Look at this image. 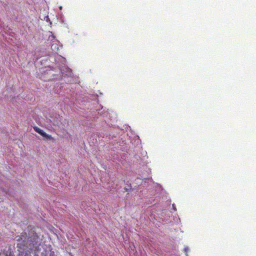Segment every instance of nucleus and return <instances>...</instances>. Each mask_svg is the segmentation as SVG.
Instances as JSON below:
<instances>
[{"mask_svg": "<svg viewBox=\"0 0 256 256\" xmlns=\"http://www.w3.org/2000/svg\"><path fill=\"white\" fill-rule=\"evenodd\" d=\"M19 254L17 256H30V254L36 252L41 244L40 237L34 228L29 226L28 229L16 237Z\"/></svg>", "mask_w": 256, "mask_h": 256, "instance_id": "f257e3e1", "label": "nucleus"}, {"mask_svg": "<svg viewBox=\"0 0 256 256\" xmlns=\"http://www.w3.org/2000/svg\"><path fill=\"white\" fill-rule=\"evenodd\" d=\"M42 136L44 137H45L47 139H48V140H52V138L51 136L50 135H48V134H46V135L45 136Z\"/></svg>", "mask_w": 256, "mask_h": 256, "instance_id": "20e7f679", "label": "nucleus"}, {"mask_svg": "<svg viewBox=\"0 0 256 256\" xmlns=\"http://www.w3.org/2000/svg\"><path fill=\"white\" fill-rule=\"evenodd\" d=\"M189 251H190V249H189V248H188V247H186V248H184V252H185V254H185V255H186V256H188V252Z\"/></svg>", "mask_w": 256, "mask_h": 256, "instance_id": "7ed1b4c3", "label": "nucleus"}, {"mask_svg": "<svg viewBox=\"0 0 256 256\" xmlns=\"http://www.w3.org/2000/svg\"><path fill=\"white\" fill-rule=\"evenodd\" d=\"M0 256H10V254L8 255L5 253H2V254H0Z\"/></svg>", "mask_w": 256, "mask_h": 256, "instance_id": "39448f33", "label": "nucleus"}, {"mask_svg": "<svg viewBox=\"0 0 256 256\" xmlns=\"http://www.w3.org/2000/svg\"><path fill=\"white\" fill-rule=\"evenodd\" d=\"M34 130L36 132H37L42 136L46 135V133L45 132H44L42 130H41L40 128L37 126L34 127Z\"/></svg>", "mask_w": 256, "mask_h": 256, "instance_id": "f03ea898", "label": "nucleus"}]
</instances>
